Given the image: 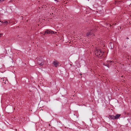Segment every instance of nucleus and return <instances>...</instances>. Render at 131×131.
I'll use <instances>...</instances> for the list:
<instances>
[{
    "label": "nucleus",
    "instance_id": "1",
    "mask_svg": "<svg viewBox=\"0 0 131 131\" xmlns=\"http://www.w3.org/2000/svg\"><path fill=\"white\" fill-rule=\"evenodd\" d=\"M95 54L99 57H100L103 55L104 52L100 49H96L95 52Z\"/></svg>",
    "mask_w": 131,
    "mask_h": 131
},
{
    "label": "nucleus",
    "instance_id": "2",
    "mask_svg": "<svg viewBox=\"0 0 131 131\" xmlns=\"http://www.w3.org/2000/svg\"><path fill=\"white\" fill-rule=\"evenodd\" d=\"M54 32L51 31L50 30H47L45 31V33L43 35H45L47 34H52L54 33Z\"/></svg>",
    "mask_w": 131,
    "mask_h": 131
},
{
    "label": "nucleus",
    "instance_id": "3",
    "mask_svg": "<svg viewBox=\"0 0 131 131\" xmlns=\"http://www.w3.org/2000/svg\"><path fill=\"white\" fill-rule=\"evenodd\" d=\"M9 23L8 21H1L0 20V26H2L3 24L4 25H7Z\"/></svg>",
    "mask_w": 131,
    "mask_h": 131
},
{
    "label": "nucleus",
    "instance_id": "4",
    "mask_svg": "<svg viewBox=\"0 0 131 131\" xmlns=\"http://www.w3.org/2000/svg\"><path fill=\"white\" fill-rule=\"evenodd\" d=\"M43 60L42 59H38L37 62V63L40 66H42L43 64Z\"/></svg>",
    "mask_w": 131,
    "mask_h": 131
},
{
    "label": "nucleus",
    "instance_id": "5",
    "mask_svg": "<svg viewBox=\"0 0 131 131\" xmlns=\"http://www.w3.org/2000/svg\"><path fill=\"white\" fill-rule=\"evenodd\" d=\"M112 62V61H107V62L106 63H104V66L108 67L109 65H111V63Z\"/></svg>",
    "mask_w": 131,
    "mask_h": 131
},
{
    "label": "nucleus",
    "instance_id": "6",
    "mask_svg": "<svg viewBox=\"0 0 131 131\" xmlns=\"http://www.w3.org/2000/svg\"><path fill=\"white\" fill-rule=\"evenodd\" d=\"M53 64L54 66L56 67H57L58 65V63L57 62L55 61H54L53 62Z\"/></svg>",
    "mask_w": 131,
    "mask_h": 131
},
{
    "label": "nucleus",
    "instance_id": "7",
    "mask_svg": "<svg viewBox=\"0 0 131 131\" xmlns=\"http://www.w3.org/2000/svg\"><path fill=\"white\" fill-rule=\"evenodd\" d=\"M91 32H88L87 34L86 35L87 36L89 37L90 38L91 37Z\"/></svg>",
    "mask_w": 131,
    "mask_h": 131
},
{
    "label": "nucleus",
    "instance_id": "8",
    "mask_svg": "<svg viewBox=\"0 0 131 131\" xmlns=\"http://www.w3.org/2000/svg\"><path fill=\"white\" fill-rule=\"evenodd\" d=\"M121 115L119 114H117L115 116V119H116L118 118Z\"/></svg>",
    "mask_w": 131,
    "mask_h": 131
},
{
    "label": "nucleus",
    "instance_id": "9",
    "mask_svg": "<svg viewBox=\"0 0 131 131\" xmlns=\"http://www.w3.org/2000/svg\"><path fill=\"white\" fill-rule=\"evenodd\" d=\"M109 117L110 118H111V119H115V116H114L113 115H110Z\"/></svg>",
    "mask_w": 131,
    "mask_h": 131
},
{
    "label": "nucleus",
    "instance_id": "10",
    "mask_svg": "<svg viewBox=\"0 0 131 131\" xmlns=\"http://www.w3.org/2000/svg\"><path fill=\"white\" fill-rule=\"evenodd\" d=\"M112 43L111 42L109 43V46L110 47V46H111V49H112L113 48L111 46L112 45Z\"/></svg>",
    "mask_w": 131,
    "mask_h": 131
},
{
    "label": "nucleus",
    "instance_id": "11",
    "mask_svg": "<svg viewBox=\"0 0 131 131\" xmlns=\"http://www.w3.org/2000/svg\"><path fill=\"white\" fill-rule=\"evenodd\" d=\"M3 35V34L2 33L0 34V37H1V36Z\"/></svg>",
    "mask_w": 131,
    "mask_h": 131
},
{
    "label": "nucleus",
    "instance_id": "12",
    "mask_svg": "<svg viewBox=\"0 0 131 131\" xmlns=\"http://www.w3.org/2000/svg\"><path fill=\"white\" fill-rule=\"evenodd\" d=\"M2 80V81H4V79L3 78H2L1 79Z\"/></svg>",
    "mask_w": 131,
    "mask_h": 131
},
{
    "label": "nucleus",
    "instance_id": "13",
    "mask_svg": "<svg viewBox=\"0 0 131 131\" xmlns=\"http://www.w3.org/2000/svg\"><path fill=\"white\" fill-rule=\"evenodd\" d=\"M4 0H0V3L3 1Z\"/></svg>",
    "mask_w": 131,
    "mask_h": 131
},
{
    "label": "nucleus",
    "instance_id": "14",
    "mask_svg": "<svg viewBox=\"0 0 131 131\" xmlns=\"http://www.w3.org/2000/svg\"><path fill=\"white\" fill-rule=\"evenodd\" d=\"M55 1H58V0H54Z\"/></svg>",
    "mask_w": 131,
    "mask_h": 131
},
{
    "label": "nucleus",
    "instance_id": "15",
    "mask_svg": "<svg viewBox=\"0 0 131 131\" xmlns=\"http://www.w3.org/2000/svg\"><path fill=\"white\" fill-rule=\"evenodd\" d=\"M80 75H82V74H80Z\"/></svg>",
    "mask_w": 131,
    "mask_h": 131
},
{
    "label": "nucleus",
    "instance_id": "16",
    "mask_svg": "<svg viewBox=\"0 0 131 131\" xmlns=\"http://www.w3.org/2000/svg\"><path fill=\"white\" fill-rule=\"evenodd\" d=\"M6 81H7V80L6 79V81H5L6 82Z\"/></svg>",
    "mask_w": 131,
    "mask_h": 131
},
{
    "label": "nucleus",
    "instance_id": "17",
    "mask_svg": "<svg viewBox=\"0 0 131 131\" xmlns=\"http://www.w3.org/2000/svg\"><path fill=\"white\" fill-rule=\"evenodd\" d=\"M6 81H7V80L6 79V81H5L6 82Z\"/></svg>",
    "mask_w": 131,
    "mask_h": 131
},
{
    "label": "nucleus",
    "instance_id": "18",
    "mask_svg": "<svg viewBox=\"0 0 131 131\" xmlns=\"http://www.w3.org/2000/svg\"><path fill=\"white\" fill-rule=\"evenodd\" d=\"M41 34H42V33H41Z\"/></svg>",
    "mask_w": 131,
    "mask_h": 131
}]
</instances>
